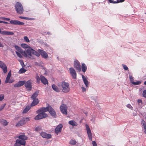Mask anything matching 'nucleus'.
<instances>
[{
    "label": "nucleus",
    "mask_w": 146,
    "mask_h": 146,
    "mask_svg": "<svg viewBox=\"0 0 146 146\" xmlns=\"http://www.w3.org/2000/svg\"><path fill=\"white\" fill-rule=\"evenodd\" d=\"M144 85H146V81L144 82Z\"/></svg>",
    "instance_id": "obj_58"
},
{
    "label": "nucleus",
    "mask_w": 146,
    "mask_h": 146,
    "mask_svg": "<svg viewBox=\"0 0 146 146\" xmlns=\"http://www.w3.org/2000/svg\"><path fill=\"white\" fill-rule=\"evenodd\" d=\"M3 23V21H0V23Z\"/></svg>",
    "instance_id": "obj_60"
},
{
    "label": "nucleus",
    "mask_w": 146,
    "mask_h": 146,
    "mask_svg": "<svg viewBox=\"0 0 146 146\" xmlns=\"http://www.w3.org/2000/svg\"><path fill=\"white\" fill-rule=\"evenodd\" d=\"M141 84V82L139 81H137L135 82H133V84L134 85H138Z\"/></svg>",
    "instance_id": "obj_43"
},
{
    "label": "nucleus",
    "mask_w": 146,
    "mask_h": 146,
    "mask_svg": "<svg viewBox=\"0 0 146 146\" xmlns=\"http://www.w3.org/2000/svg\"><path fill=\"white\" fill-rule=\"evenodd\" d=\"M38 52L40 54L43 58L46 59L48 57V55L44 51L42 50L38 49Z\"/></svg>",
    "instance_id": "obj_12"
},
{
    "label": "nucleus",
    "mask_w": 146,
    "mask_h": 146,
    "mask_svg": "<svg viewBox=\"0 0 146 146\" xmlns=\"http://www.w3.org/2000/svg\"><path fill=\"white\" fill-rule=\"evenodd\" d=\"M74 66L79 72L81 71L80 64L77 60H75L74 63Z\"/></svg>",
    "instance_id": "obj_9"
},
{
    "label": "nucleus",
    "mask_w": 146,
    "mask_h": 146,
    "mask_svg": "<svg viewBox=\"0 0 146 146\" xmlns=\"http://www.w3.org/2000/svg\"><path fill=\"white\" fill-rule=\"evenodd\" d=\"M68 123L70 125L73 126H76L77 125V123L74 121H69Z\"/></svg>",
    "instance_id": "obj_29"
},
{
    "label": "nucleus",
    "mask_w": 146,
    "mask_h": 146,
    "mask_svg": "<svg viewBox=\"0 0 146 146\" xmlns=\"http://www.w3.org/2000/svg\"><path fill=\"white\" fill-rule=\"evenodd\" d=\"M16 141V142L14 144V146H21L23 145L25 146L26 144L25 140L28 139V137L25 135L24 133L19 135Z\"/></svg>",
    "instance_id": "obj_2"
},
{
    "label": "nucleus",
    "mask_w": 146,
    "mask_h": 146,
    "mask_svg": "<svg viewBox=\"0 0 146 146\" xmlns=\"http://www.w3.org/2000/svg\"><path fill=\"white\" fill-rule=\"evenodd\" d=\"M22 55L26 57H29L31 59L35 58V56L37 57L40 56V54L31 48H30L25 51H23Z\"/></svg>",
    "instance_id": "obj_1"
},
{
    "label": "nucleus",
    "mask_w": 146,
    "mask_h": 146,
    "mask_svg": "<svg viewBox=\"0 0 146 146\" xmlns=\"http://www.w3.org/2000/svg\"><path fill=\"white\" fill-rule=\"evenodd\" d=\"M3 69V72L4 73H6L7 72V66L4 67L3 68H1Z\"/></svg>",
    "instance_id": "obj_38"
},
{
    "label": "nucleus",
    "mask_w": 146,
    "mask_h": 146,
    "mask_svg": "<svg viewBox=\"0 0 146 146\" xmlns=\"http://www.w3.org/2000/svg\"><path fill=\"white\" fill-rule=\"evenodd\" d=\"M10 23L14 25H23L24 23L18 20H11L10 21Z\"/></svg>",
    "instance_id": "obj_13"
},
{
    "label": "nucleus",
    "mask_w": 146,
    "mask_h": 146,
    "mask_svg": "<svg viewBox=\"0 0 146 146\" xmlns=\"http://www.w3.org/2000/svg\"><path fill=\"white\" fill-rule=\"evenodd\" d=\"M48 33V34H49V33H48H48Z\"/></svg>",
    "instance_id": "obj_64"
},
{
    "label": "nucleus",
    "mask_w": 146,
    "mask_h": 146,
    "mask_svg": "<svg viewBox=\"0 0 146 146\" xmlns=\"http://www.w3.org/2000/svg\"><path fill=\"white\" fill-rule=\"evenodd\" d=\"M62 127V125L61 124L58 125L55 130V132L58 135V133L60 132L61 131Z\"/></svg>",
    "instance_id": "obj_16"
},
{
    "label": "nucleus",
    "mask_w": 146,
    "mask_h": 146,
    "mask_svg": "<svg viewBox=\"0 0 146 146\" xmlns=\"http://www.w3.org/2000/svg\"><path fill=\"white\" fill-rule=\"evenodd\" d=\"M91 121H92L93 122H94V119H92L91 120Z\"/></svg>",
    "instance_id": "obj_59"
},
{
    "label": "nucleus",
    "mask_w": 146,
    "mask_h": 146,
    "mask_svg": "<svg viewBox=\"0 0 146 146\" xmlns=\"http://www.w3.org/2000/svg\"><path fill=\"white\" fill-rule=\"evenodd\" d=\"M25 83V80L19 81L14 85V87H18L21 86L24 84Z\"/></svg>",
    "instance_id": "obj_17"
},
{
    "label": "nucleus",
    "mask_w": 146,
    "mask_h": 146,
    "mask_svg": "<svg viewBox=\"0 0 146 146\" xmlns=\"http://www.w3.org/2000/svg\"><path fill=\"white\" fill-rule=\"evenodd\" d=\"M20 63H21V65H22V64H24V63H23V60H20Z\"/></svg>",
    "instance_id": "obj_55"
},
{
    "label": "nucleus",
    "mask_w": 146,
    "mask_h": 146,
    "mask_svg": "<svg viewBox=\"0 0 146 146\" xmlns=\"http://www.w3.org/2000/svg\"><path fill=\"white\" fill-rule=\"evenodd\" d=\"M125 0H117V3L123 2Z\"/></svg>",
    "instance_id": "obj_53"
},
{
    "label": "nucleus",
    "mask_w": 146,
    "mask_h": 146,
    "mask_svg": "<svg viewBox=\"0 0 146 146\" xmlns=\"http://www.w3.org/2000/svg\"><path fill=\"white\" fill-rule=\"evenodd\" d=\"M33 100V101L31 104V106H34L38 104L39 103V100L38 98L35 99Z\"/></svg>",
    "instance_id": "obj_21"
},
{
    "label": "nucleus",
    "mask_w": 146,
    "mask_h": 146,
    "mask_svg": "<svg viewBox=\"0 0 146 146\" xmlns=\"http://www.w3.org/2000/svg\"><path fill=\"white\" fill-rule=\"evenodd\" d=\"M0 19L7 21H9L10 20V19L9 18L4 17H0Z\"/></svg>",
    "instance_id": "obj_41"
},
{
    "label": "nucleus",
    "mask_w": 146,
    "mask_h": 146,
    "mask_svg": "<svg viewBox=\"0 0 146 146\" xmlns=\"http://www.w3.org/2000/svg\"><path fill=\"white\" fill-rule=\"evenodd\" d=\"M6 66V64L2 61H0V67L3 68L4 67Z\"/></svg>",
    "instance_id": "obj_33"
},
{
    "label": "nucleus",
    "mask_w": 146,
    "mask_h": 146,
    "mask_svg": "<svg viewBox=\"0 0 146 146\" xmlns=\"http://www.w3.org/2000/svg\"><path fill=\"white\" fill-rule=\"evenodd\" d=\"M123 67L124 68V69L126 70H128V67L125 65L122 64Z\"/></svg>",
    "instance_id": "obj_44"
},
{
    "label": "nucleus",
    "mask_w": 146,
    "mask_h": 146,
    "mask_svg": "<svg viewBox=\"0 0 146 146\" xmlns=\"http://www.w3.org/2000/svg\"><path fill=\"white\" fill-rule=\"evenodd\" d=\"M3 23H4V24H10V23H8V22H5V21H3Z\"/></svg>",
    "instance_id": "obj_56"
},
{
    "label": "nucleus",
    "mask_w": 146,
    "mask_h": 146,
    "mask_svg": "<svg viewBox=\"0 0 146 146\" xmlns=\"http://www.w3.org/2000/svg\"><path fill=\"white\" fill-rule=\"evenodd\" d=\"M40 135L43 138L50 139L51 137V135L49 134H47L45 132H41L40 133Z\"/></svg>",
    "instance_id": "obj_15"
},
{
    "label": "nucleus",
    "mask_w": 146,
    "mask_h": 146,
    "mask_svg": "<svg viewBox=\"0 0 146 146\" xmlns=\"http://www.w3.org/2000/svg\"><path fill=\"white\" fill-rule=\"evenodd\" d=\"M76 143V141L75 140L71 139L69 142V143L72 145H75Z\"/></svg>",
    "instance_id": "obj_34"
},
{
    "label": "nucleus",
    "mask_w": 146,
    "mask_h": 146,
    "mask_svg": "<svg viewBox=\"0 0 146 146\" xmlns=\"http://www.w3.org/2000/svg\"><path fill=\"white\" fill-rule=\"evenodd\" d=\"M26 71V70L23 68H22L20 69L19 73L20 74L23 73L25 72Z\"/></svg>",
    "instance_id": "obj_32"
},
{
    "label": "nucleus",
    "mask_w": 146,
    "mask_h": 146,
    "mask_svg": "<svg viewBox=\"0 0 146 146\" xmlns=\"http://www.w3.org/2000/svg\"><path fill=\"white\" fill-rule=\"evenodd\" d=\"M3 44H2V43L0 42V47H3Z\"/></svg>",
    "instance_id": "obj_57"
},
{
    "label": "nucleus",
    "mask_w": 146,
    "mask_h": 146,
    "mask_svg": "<svg viewBox=\"0 0 146 146\" xmlns=\"http://www.w3.org/2000/svg\"><path fill=\"white\" fill-rule=\"evenodd\" d=\"M40 80L42 83L44 85L48 84V82L47 79L43 76H40Z\"/></svg>",
    "instance_id": "obj_18"
},
{
    "label": "nucleus",
    "mask_w": 146,
    "mask_h": 146,
    "mask_svg": "<svg viewBox=\"0 0 146 146\" xmlns=\"http://www.w3.org/2000/svg\"><path fill=\"white\" fill-rule=\"evenodd\" d=\"M0 33L3 35H13L14 34V33L13 32L5 31H1V32H0Z\"/></svg>",
    "instance_id": "obj_19"
},
{
    "label": "nucleus",
    "mask_w": 146,
    "mask_h": 146,
    "mask_svg": "<svg viewBox=\"0 0 146 146\" xmlns=\"http://www.w3.org/2000/svg\"><path fill=\"white\" fill-rule=\"evenodd\" d=\"M117 3V1L116 2L112 0H110V3Z\"/></svg>",
    "instance_id": "obj_50"
},
{
    "label": "nucleus",
    "mask_w": 146,
    "mask_h": 146,
    "mask_svg": "<svg viewBox=\"0 0 146 146\" xmlns=\"http://www.w3.org/2000/svg\"><path fill=\"white\" fill-rule=\"evenodd\" d=\"M19 18L23 19H26V20H28L29 19V18L27 17H22V16H20Z\"/></svg>",
    "instance_id": "obj_45"
},
{
    "label": "nucleus",
    "mask_w": 146,
    "mask_h": 146,
    "mask_svg": "<svg viewBox=\"0 0 146 146\" xmlns=\"http://www.w3.org/2000/svg\"><path fill=\"white\" fill-rule=\"evenodd\" d=\"M70 73L73 78L76 79V73L75 69L72 67L69 68Z\"/></svg>",
    "instance_id": "obj_11"
},
{
    "label": "nucleus",
    "mask_w": 146,
    "mask_h": 146,
    "mask_svg": "<svg viewBox=\"0 0 146 146\" xmlns=\"http://www.w3.org/2000/svg\"><path fill=\"white\" fill-rule=\"evenodd\" d=\"M36 80L37 82L39 83L40 82V79L38 74L36 75Z\"/></svg>",
    "instance_id": "obj_42"
},
{
    "label": "nucleus",
    "mask_w": 146,
    "mask_h": 146,
    "mask_svg": "<svg viewBox=\"0 0 146 146\" xmlns=\"http://www.w3.org/2000/svg\"><path fill=\"white\" fill-rule=\"evenodd\" d=\"M15 7L17 13L20 14L23 13L24 11L23 7L20 3L17 2L15 4Z\"/></svg>",
    "instance_id": "obj_4"
},
{
    "label": "nucleus",
    "mask_w": 146,
    "mask_h": 146,
    "mask_svg": "<svg viewBox=\"0 0 146 146\" xmlns=\"http://www.w3.org/2000/svg\"><path fill=\"white\" fill-rule=\"evenodd\" d=\"M143 95L144 97L146 98V90L143 91Z\"/></svg>",
    "instance_id": "obj_47"
},
{
    "label": "nucleus",
    "mask_w": 146,
    "mask_h": 146,
    "mask_svg": "<svg viewBox=\"0 0 146 146\" xmlns=\"http://www.w3.org/2000/svg\"><path fill=\"white\" fill-rule=\"evenodd\" d=\"M82 70L84 72H85L86 70L87 67L86 64L83 63L82 64Z\"/></svg>",
    "instance_id": "obj_26"
},
{
    "label": "nucleus",
    "mask_w": 146,
    "mask_h": 146,
    "mask_svg": "<svg viewBox=\"0 0 146 146\" xmlns=\"http://www.w3.org/2000/svg\"><path fill=\"white\" fill-rule=\"evenodd\" d=\"M16 53L17 55V56L18 57H19V58H21L22 57V55L21 54H22V53H21L20 52H17V51H16Z\"/></svg>",
    "instance_id": "obj_39"
},
{
    "label": "nucleus",
    "mask_w": 146,
    "mask_h": 146,
    "mask_svg": "<svg viewBox=\"0 0 146 146\" xmlns=\"http://www.w3.org/2000/svg\"><path fill=\"white\" fill-rule=\"evenodd\" d=\"M46 108H47L48 111H49L51 115L54 118H56V113L54 109L50 106H48Z\"/></svg>",
    "instance_id": "obj_7"
},
{
    "label": "nucleus",
    "mask_w": 146,
    "mask_h": 146,
    "mask_svg": "<svg viewBox=\"0 0 146 146\" xmlns=\"http://www.w3.org/2000/svg\"><path fill=\"white\" fill-rule=\"evenodd\" d=\"M15 47L18 52H20L21 53H22V54L23 51L20 47H19L17 45H15Z\"/></svg>",
    "instance_id": "obj_27"
},
{
    "label": "nucleus",
    "mask_w": 146,
    "mask_h": 146,
    "mask_svg": "<svg viewBox=\"0 0 146 146\" xmlns=\"http://www.w3.org/2000/svg\"><path fill=\"white\" fill-rule=\"evenodd\" d=\"M1 80H0V84H1Z\"/></svg>",
    "instance_id": "obj_63"
},
{
    "label": "nucleus",
    "mask_w": 146,
    "mask_h": 146,
    "mask_svg": "<svg viewBox=\"0 0 146 146\" xmlns=\"http://www.w3.org/2000/svg\"><path fill=\"white\" fill-rule=\"evenodd\" d=\"M129 78L130 82L133 84V82H134V79L133 77L132 76L130 75L129 76Z\"/></svg>",
    "instance_id": "obj_36"
},
{
    "label": "nucleus",
    "mask_w": 146,
    "mask_h": 146,
    "mask_svg": "<svg viewBox=\"0 0 146 146\" xmlns=\"http://www.w3.org/2000/svg\"><path fill=\"white\" fill-rule=\"evenodd\" d=\"M3 69V72L4 73H6L7 72V66L4 67L3 68H1Z\"/></svg>",
    "instance_id": "obj_37"
},
{
    "label": "nucleus",
    "mask_w": 146,
    "mask_h": 146,
    "mask_svg": "<svg viewBox=\"0 0 146 146\" xmlns=\"http://www.w3.org/2000/svg\"><path fill=\"white\" fill-rule=\"evenodd\" d=\"M24 84L25 87L28 90L30 91L31 90L32 85L30 81L28 80L27 82H25V84Z\"/></svg>",
    "instance_id": "obj_14"
},
{
    "label": "nucleus",
    "mask_w": 146,
    "mask_h": 146,
    "mask_svg": "<svg viewBox=\"0 0 146 146\" xmlns=\"http://www.w3.org/2000/svg\"><path fill=\"white\" fill-rule=\"evenodd\" d=\"M21 46L23 48H30V47L29 46L27 45V44H21Z\"/></svg>",
    "instance_id": "obj_31"
},
{
    "label": "nucleus",
    "mask_w": 146,
    "mask_h": 146,
    "mask_svg": "<svg viewBox=\"0 0 146 146\" xmlns=\"http://www.w3.org/2000/svg\"><path fill=\"white\" fill-rule=\"evenodd\" d=\"M47 111L48 110L47 108H42L38 109L37 111V113H38V114L35 117V119L38 120L47 117L48 115L45 113V112Z\"/></svg>",
    "instance_id": "obj_3"
},
{
    "label": "nucleus",
    "mask_w": 146,
    "mask_h": 146,
    "mask_svg": "<svg viewBox=\"0 0 146 146\" xmlns=\"http://www.w3.org/2000/svg\"><path fill=\"white\" fill-rule=\"evenodd\" d=\"M4 107H3L2 108H1V109H0V110H1Z\"/></svg>",
    "instance_id": "obj_61"
},
{
    "label": "nucleus",
    "mask_w": 146,
    "mask_h": 146,
    "mask_svg": "<svg viewBox=\"0 0 146 146\" xmlns=\"http://www.w3.org/2000/svg\"><path fill=\"white\" fill-rule=\"evenodd\" d=\"M35 130H36V131L40 133V132L42 130L41 129V127L40 126H39L37 127H36V128Z\"/></svg>",
    "instance_id": "obj_35"
},
{
    "label": "nucleus",
    "mask_w": 146,
    "mask_h": 146,
    "mask_svg": "<svg viewBox=\"0 0 146 146\" xmlns=\"http://www.w3.org/2000/svg\"><path fill=\"white\" fill-rule=\"evenodd\" d=\"M137 102L139 104H141V105L142 104V101L141 100V99H138L137 100Z\"/></svg>",
    "instance_id": "obj_48"
},
{
    "label": "nucleus",
    "mask_w": 146,
    "mask_h": 146,
    "mask_svg": "<svg viewBox=\"0 0 146 146\" xmlns=\"http://www.w3.org/2000/svg\"><path fill=\"white\" fill-rule=\"evenodd\" d=\"M30 119V118L29 117L23 118L17 123L16 126L17 127H19L22 126L25 124L27 122L29 121Z\"/></svg>",
    "instance_id": "obj_6"
},
{
    "label": "nucleus",
    "mask_w": 146,
    "mask_h": 146,
    "mask_svg": "<svg viewBox=\"0 0 146 146\" xmlns=\"http://www.w3.org/2000/svg\"><path fill=\"white\" fill-rule=\"evenodd\" d=\"M24 39L25 41L27 42H30V40L27 36H25L24 37Z\"/></svg>",
    "instance_id": "obj_40"
},
{
    "label": "nucleus",
    "mask_w": 146,
    "mask_h": 146,
    "mask_svg": "<svg viewBox=\"0 0 146 146\" xmlns=\"http://www.w3.org/2000/svg\"><path fill=\"white\" fill-rule=\"evenodd\" d=\"M82 91L83 92H85L86 91V88L84 87H82Z\"/></svg>",
    "instance_id": "obj_52"
},
{
    "label": "nucleus",
    "mask_w": 146,
    "mask_h": 146,
    "mask_svg": "<svg viewBox=\"0 0 146 146\" xmlns=\"http://www.w3.org/2000/svg\"><path fill=\"white\" fill-rule=\"evenodd\" d=\"M4 98V95L3 94L0 95V101H1L3 100Z\"/></svg>",
    "instance_id": "obj_46"
},
{
    "label": "nucleus",
    "mask_w": 146,
    "mask_h": 146,
    "mask_svg": "<svg viewBox=\"0 0 146 146\" xmlns=\"http://www.w3.org/2000/svg\"><path fill=\"white\" fill-rule=\"evenodd\" d=\"M11 76V73L10 72H9L6 78V80L5 81V83H8L9 79Z\"/></svg>",
    "instance_id": "obj_25"
},
{
    "label": "nucleus",
    "mask_w": 146,
    "mask_h": 146,
    "mask_svg": "<svg viewBox=\"0 0 146 146\" xmlns=\"http://www.w3.org/2000/svg\"><path fill=\"white\" fill-rule=\"evenodd\" d=\"M4 107H3L2 108H1V109H0V110H1Z\"/></svg>",
    "instance_id": "obj_62"
},
{
    "label": "nucleus",
    "mask_w": 146,
    "mask_h": 146,
    "mask_svg": "<svg viewBox=\"0 0 146 146\" xmlns=\"http://www.w3.org/2000/svg\"><path fill=\"white\" fill-rule=\"evenodd\" d=\"M141 124L143 126V128L145 130L144 132L146 134V122L143 119H142L141 121Z\"/></svg>",
    "instance_id": "obj_22"
},
{
    "label": "nucleus",
    "mask_w": 146,
    "mask_h": 146,
    "mask_svg": "<svg viewBox=\"0 0 146 146\" xmlns=\"http://www.w3.org/2000/svg\"><path fill=\"white\" fill-rule=\"evenodd\" d=\"M82 77L84 82L85 85L86 86V87H88L89 85V82L87 80L86 78L83 75L82 76Z\"/></svg>",
    "instance_id": "obj_20"
},
{
    "label": "nucleus",
    "mask_w": 146,
    "mask_h": 146,
    "mask_svg": "<svg viewBox=\"0 0 146 146\" xmlns=\"http://www.w3.org/2000/svg\"><path fill=\"white\" fill-rule=\"evenodd\" d=\"M39 92L38 91H36L35 92L32 96L31 98L32 100H34L36 99V98L38 96V95Z\"/></svg>",
    "instance_id": "obj_23"
},
{
    "label": "nucleus",
    "mask_w": 146,
    "mask_h": 146,
    "mask_svg": "<svg viewBox=\"0 0 146 146\" xmlns=\"http://www.w3.org/2000/svg\"><path fill=\"white\" fill-rule=\"evenodd\" d=\"M0 122L1 124L4 126H6L8 124L7 121L5 119H1L0 120Z\"/></svg>",
    "instance_id": "obj_28"
},
{
    "label": "nucleus",
    "mask_w": 146,
    "mask_h": 146,
    "mask_svg": "<svg viewBox=\"0 0 146 146\" xmlns=\"http://www.w3.org/2000/svg\"><path fill=\"white\" fill-rule=\"evenodd\" d=\"M14 81V80H9V82H8V83H13V82Z\"/></svg>",
    "instance_id": "obj_54"
},
{
    "label": "nucleus",
    "mask_w": 146,
    "mask_h": 146,
    "mask_svg": "<svg viewBox=\"0 0 146 146\" xmlns=\"http://www.w3.org/2000/svg\"><path fill=\"white\" fill-rule=\"evenodd\" d=\"M60 109L61 112L63 114L66 115L67 114V107L65 104H62L60 107Z\"/></svg>",
    "instance_id": "obj_8"
},
{
    "label": "nucleus",
    "mask_w": 146,
    "mask_h": 146,
    "mask_svg": "<svg viewBox=\"0 0 146 146\" xmlns=\"http://www.w3.org/2000/svg\"><path fill=\"white\" fill-rule=\"evenodd\" d=\"M30 109V106H27L23 111V113H26L29 111Z\"/></svg>",
    "instance_id": "obj_30"
},
{
    "label": "nucleus",
    "mask_w": 146,
    "mask_h": 146,
    "mask_svg": "<svg viewBox=\"0 0 146 146\" xmlns=\"http://www.w3.org/2000/svg\"><path fill=\"white\" fill-rule=\"evenodd\" d=\"M92 144L93 146H97V144L95 141H92Z\"/></svg>",
    "instance_id": "obj_49"
},
{
    "label": "nucleus",
    "mask_w": 146,
    "mask_h": 146,
    "mask_svg": "<svg viewBox=\"0 0 146 146\" xmlns=\"http://www.w3.org/2000/svg\"><path fill=\"white\" fill-rule=\"evenodd\" d=\"M85 126L89 139L90 140L92 141V136L91 130L89 126L87 124H86Z\"/></svg>",
    "instance_id": "obj_10"
},
{
    "label": "nucleus",
    "mask_w": 146,
    "mask_h": 146,
    "mask_svg": "<svg viewBox=\"0 0 146 146\" xmlns=\"http://www.w3.org/2000/svg\"><path fill=\"white\" fill-rule=\"evenodd\" d=\"M127 108L130 109H132L133 108V107H132V106L130 104H127Z\"/></svg>",
    "instance_id": "obj_51"
},
{
    "label": "nucleus",
    "mask_w": 146,
    "mask_h": 146,
    "mask_svg": "<svg viewBox=\"0 0 146 146\" xmlns=\"http://www.w3.org/2000/svg\"><path fill=\"white\" fill-rule=\"evenodd\" d=\"M52 87L53 90L56 92H59L61 90L60 89L58 88L57 86L54 84L52 85Z\"/></svg>",
    "instance_id": "obj_24"
},
{
    "label": "nucleus",
    "mask_w": 146,
    "mask_h": 146,
    "mask_svg": "<svg viewBox=\"0 0 146 146\" xmlns=\"http://www.w3.org/2000/svg\"><path fill=\"white\" fill-rule=\"evenodd\" d=\"M61 86L62 88V91L64 93H67L70 90L69 84L64 81L61 83Z\"/></svg>",
    "instance_id": "obj_5"
}]
</instances>
